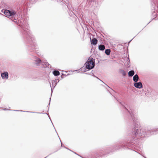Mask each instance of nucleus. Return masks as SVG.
<instances>
[{
	"instance_id": "obj_1",
	"label": "nucleus",
	"mask_w": 158,
	"mask_h": 158,
	"mask_svg": "<svg viewBox=\"0 0 158 158\" xmlns=\"http://www.w3.org/2000/svg\"><path fill=\"white\" fill-rule=\"evenodd\" d=\"M158 128L152 129H148L147 130L143 128H141L139 126L133 128L132 131L131 133V135L132 137V139L131 140V143H124L121 142L120 143L122 145L124 144L127 146L131 147V145H133L132 143H135L134 141L137 139H138V137L143 135L145 136H148L151 135L156 134L158 131Z\"/></svg>"
},
{
	"instance_id": "obj_2",
	"label": "nucleus",
	"mask_w": 158,
	"mask_h": 158,
	"mask_svg": "<svg viewBox=\"0 0 158 158\" xmlns=\"http://www.w3.org/2000/svg\"><path fill=\"white\" fill-rule=\"evenodd\" d=\"M24 30V33L25 34V32H27L28 34V31L29 32V34L28 35L25 36L26 40L28 42V46L29 47V50L30 51H32L33 52H35L36 49H38V46L35 43V40L34 39V36L32 35L31 32L29 31Z\"/></svg>"
},
{
	"instance_id": "obj_3",
	"label": "nucleus",
	"mask_w": 158,
	"mask_h": 158,
	"mask_svg": "<svg viewBox=\"0 0 158 158\" xmlns=\"http://www.w3.org/2000/svg\"><path fill=\"white\" fill-rule=\"evenodd\" d=\"M3 10L2 12L4 13L6 16L11 19L15 22L16 23L17 22V19L15 18L16 17L22 15V9H21L20 8H19V9L17 10L16 11L14 10Z\"/></svg>"
},
{
	"instance_id": "obj_4",
	"label": "nucleus",
	"mask_w": 158,
	"mask_h": 158,
	"mask_svg": "<svg viewBox=\"0 0 158 158\" xmlns=\"http://www.w3.org/2000/svg\"><path fill=\"white\" fill-rule=\"evenodd\" d=\"M86 69L89 70L93 69L95 66L94 59L92 58L90 59H88L85 64Z\"/></svg>"
},
{
	"instance_id": "obj_5",
	"label": "nucleus",
	"mask_w": 158,
	"mask_h": 158,
	"mask_svg": "<svg viewBox=\"0 0 158 158\" xmlns=\"http://www.w3.org/2000/svg\"><path fill=\"white\" fill-rule=\"evenodd\" d=\"M123 108L125 109L126 112L129 114V117L131 118L134 122H136V120L138 118V116L136 113L134 114L132 111V110L130 109L129 110L124 106H123Z\"/></svg>"
},
{
	"instance_id": "obj_6",
	"label": "nucleus",
	"mask_w": 158,
	"mask_h": 158,
	"mask_svg": "<svg viewBox=\"0 0 158 158\" xmlns=\"http://www.w3.org/2000/svg\"><path fill=\"white\" fill-rule=\"evenodd\" d=\"M59 81V79H56L54 80H53L52 81V85L51 86V84L49 82L50 87L51 88V92H52V87H53L54 88L55 87L57 83Z\"/></svg>"
},
{
	"instance_id": "obj_7",
	"label": "nucleus",
	"mask_w": 158,
	"mask_h": 158,
	"mask_svg": "<svg viewBox=\"0 0 158 158\" xmlns=\"http://www.w3.org/2000/svg\"><path fill=\"white\" fill-rule=\"evenodd\" d=\"M32 60L35 61V63L37 65L40 64L42 63L41 60L35 56H33Z\"/></svg>"
},
{
	"instance_id": "obj_8",
	"label": "nucleus",
	"mask_w": 158,
	"mask_h": 158,
	"mask_svg": "<svg viewBox=\"0 0 158 158\" xmlns=\"http://www.w3.org/2000/svg\"><path fill=\"white\" fill-rule=\"evenodd\" d=\"M153 3H154L153 2ZM152 4V6L153 7H152V8H153L154 10V11H152V12H153V15H158V11H157V13H156V11H157V10L158 8V6L156 5L155 3H153V4L154 5V6H155L154 7V6L153 5V4Z\"/></svg>"
},
{
	"instance_id": "obj_9",
	"label": "nucleus",
	"mask_w": 158,
	"mask_h": 158,
	"mask_svg": "<svg viewBox=\"0 0 158 158\" xmlns=\"http://www.w3.org/2000/svg\"><path fill=\"white\" fill-rule=\"evenodd\" d=\"M22 24H23V23H22ZM20 26L22 28L23 31H22V33L25 36H26V35H28V34H29V32H28V34L27 33V32H25V34H24V30H26V31H29L30 32V30L28 28H26L24 27L23 25H20Z\"/></svg>"
},
{
	"instance_id": "obj_10",
	"label": "nucleus",
	"mask_w": 158,
	"mask_h": 158,
	"mask_svg": "<svg viewBox=\"0 0 158 158\" xmlns=\"http://www.w3.org/2000/svg\"><path fill=\"white\" fill-rule=\"evenodd\" d=\"M134 86L135 87L139 89L143 87V85L141 82H135L134 83Z\"/></svg>"
},
{
	"instance_id": "obj_11",
	"label": "nucleus",
	"mask_w": 158,
	"mask_h": 158,
	"mask_svg": "<svg viewBox=\"0 0 158 158\" xmlns=\"http://www.w3.org/2000/svg\"><path fill=\"white\" fill-rule=\"evenodd\" d=\"M1 76L2 79H6L8 78V73L7 72H4L1 74Z\"/></svg>"
},
{
	"instance_id": "obj_12",
	"label": "nucleus",
	"mask_w": 158,
	"mask_h": 158,
	"mask_svg": "<svg viewBox=\"0 0 158 158\" xmlns=\"http://www.w3.org/2000/svg\"><path fill=\"white\" fill-rule=\"evenodd\" d=\"M152 90L150 88H148L145 94L147 96H149L152 94Z\"/></svg>"
},
{
	"instance_id": "obj_13",
	"label": "nucleus",
	"mask_w": 158,
	"mask_h": 158,
	"mask_svg": "<svg viewBox=\"0 0 158 158\" xmlns=\"http://www.w3.org/2000/svg\"><path fill=\"white\" fill-rule=\"evenodd\" d=\"M124 147L123 145L117 144L116 145L113 147V148L114 149V150H117L121 149L122 148H124Z\"/></svg>"
},
{
	"instance_id": "obj_14",
	"label": "nucleus",
	"mask_w": 158,
	"mask_h": 158,
	"mask_svg": "<svg viewBox=\"0 0 158 158\" xmlns=\"http://www.w3.org/2000/svg\"><path fill=\"white\" fill-rule=\"evenodd\" d=\"M91 44L96 45L98 43V40L95 38H94L92 39H90Z\"/></svg>"
},
{
	"instance_id": "obj_15",
	"label": "nucleus",
	"mask_w": 158,
	"mask_h": 158,
	"mask_svg": "<svg viewBox=\"0 0 158 158\" xmlns=\"http://www.w3.org/2000/svg\"><path fill=\"white\" fill-rule=\"evenodd\" d=\"M102 150H99L98 152L95 153V155L99 158L100 157H101L102 156L104 155V153H102Z\"/></svg>"
},
{
	"instance_id": "obj_16",
	"label": "nucleus",
	"mask_w": 158,
	"mask_h": 158,
	"mask_svg": "<svg viewBox=\"0 0 158 158\" xmlns=\"http://www.w3.org/2000/svg\"><path fill=\"white\" fill-rule=\"evenodd\" d=\"M95 73V72L94 70H92V71L90 73H85L87 75H89L91 76H93L94 77H96L97 79L100 80V81H102V82H103L101 80L99 79L98 77L95 76V75H94V73Z\"/></svg>"
},
{
	"instance_id": "obj_17",
	"label": "nucleus",
	"mask_w": 158,
	"mask_h": 158,
	"mask_svg": "<svg viewBox=\"0 0 158 158\" xmlns=\"http://www.w3.org/2000/svg\"><path fill=\"white\" fill-rule=\"evenodd\" d=\"M139 79V77L137 74L135 75L133 77V81L135 82L138 81Z\"/></svg>"
},
{
	"instance_id": "obj_18",
	"label": "nucleus",
	"mask_w": 158,
	"mask_h": 158,
	"mask_svg": "<svg viewBox=\"0 0 158 158\" xmlns=\"http://www.w3.org/2000/svg\"><path fill=\"white\" fill-rule=\"evenodd\" d=\"M98 48L100 50L102 51L104 50L105 49V45L102 44L99 45Z\"/></svg>"
},
{
	"instance_id": "obj_19",
	"label": "nucleus",
	"mask_w": 158,
	"mask_h": 158,
	"mask_svg": "<svg viewBox=\"0 0 158 158\" xmlns=\"http://www.w3.org/2000/svg\"><path fill=\"white\" fill-rule=\"evenodd\" d=\"M53 74L55 76H58L60 75V72L58 71L57 70H54L53 71Z\"/></svg>"
},
{
	"instance_id": "obj_20",
	"label": "nucleus",
	"mask_w": 158,
	"mask_h": 158,
	"mask_svg": "<svg viewBox=\"0 0 158 158\" xmlns=\"http://www.w3.org/2000/svg\"><path fill=\"white\" fill-rule=\"evenodd\" d=\"M134 74L135 72L133 70H130L128 72V75L129 77H132Z\"/></svg>"
},
{
	"instance_id": "obj_21",
	"label": "nucleus",
	"mask_w": 158,
	"mask_h": 158,
	"mask_svg": "<svg viewBox=\"0 0 158 158\" xmlns=\"http://www.w3.org/2000/svg\"><path fill=\"white\" fill-rule=\"evenodd\" d=\"M111 52L110 50L109 49H106L105 51V53L107 55L109 56Z\"/></svg>"
},
{
	"instance_id": "obj_22",
	"label": "nucleus",
	"mask_w": 158,
	"mask_h": 158,
	"mask_svg": "<svg viewBox=\"0 0 158 158\" xmlns=\"http://www.w3.org/2000/svg\"><path fill=\"white\" fill-rule=\"evenodd\" d=\"M14 110V111H21V112H29V113H35V112L25 111H23V110H10V109H8V110Z\"/></svg>"
},
{
	"instance_id": "obj_23",
	"label": "nucleus",
	"mask_w": 158,
	"mask_h": 158,
	"mask_svg": "<svg viewBox=\"0 0 158 158\" xmlns=\"http://www.w3.org/2000/svg\"><path fill=\"white\" fill-rule=\"evenodd\" d=\"M120 72L123 76H125L126 75V73L125 72L123 69H121L120 70Z\"/></svg>"
},
{
	"instance_id": "obj_24",
	"label": "nucleus",
	"mask_w": 158,
	"mask_h": 158,
	"mask_svg": "<svg viewBox=\"0 0 158 158\" xmlns=\"http://www.w3.org/2000/svg\"><path fill=\"white\" fill-rule=\"evenodd\" d=\"M32 79L34 81L39 80L40 79V77H33Z\"/></svg>"
},
{
	"instance_id": "obj_25",
	"label": "nucleus",
	"mask_w": 158,
	"mask_h": 158,
	"mask_svg": "<svg viewBox=\"0 0 158 158\" xmlns=\"http://www.w3.org/2000/svg\"><path fill=\"white\" fill-rule=\"evenodd\" d=\"M44 64L45 65V66L48 67H49V65H50V64L48 63H45Z\"/></svg>"
},
{
	"instance_id": "obj_26",
	"label": "nucleus",
	"mask_w": 158,
	"mask_h": 158,
	"mask_svg": "<svg viewBox=\"0 0 158 158\" xmlns=\"http://www.w3.org/2000/svg\"><path fill=\"white\" fill-rule=\"evenodd\" d=\"M70 15L71 16H73V15H75L74 13L72 11H71V12H70Z\"/></svg>"
},
{
	"instance_id": "obj_27",
	"label": "nucleus",
	"mask_w": 158,
	"mask_h": 158,
	"mask_svg": "<svg viewBox=\"0 0 158 158\" xmlns=\"http://www.w3.org/2000/svg\"><path fill=\"white\" fill-rule=\"evenodd\" d=\"M66 149H68V150H69L70 151H71L70 149H69L68 148H66L65 147H64Z\"/></svg>"
},
{
	"instance_id": "obj_28",
	"label": "nucleus",
	"mask_w": 158,
	"mask_h": 158,
	"mask_svg": "<svg viewBox=\"0 0 158 158\" xmlns=\"http://www.w3.org/2000/svg\"><path fill=\"white\" fill-rule=\"evenodd\" d=\"M108 91H109V92L110 93V94H112V92H111L110 91H109V90H108Z\"/></svg>"
},
{
	"instance_id": "obj_29",
	"label": "nucleus",
	"mask_w": 158,
	"mask_h": 158,
	"mask_svg": "<svg viewBox=\"0 0 158 158\" xmlns=\"http://www.w3.org/2000/svg\"><path fill=\"white\" fill-rule=\"evenodd\" d=\"M113 97H114V98L116 99L118 101V100H117V99L116 98H115V96H113Z\"/></svg>"
},
{
	"instance_id": "obj_30",
	"label": "nucleus",
	"mask_w": 158,
	"mask_h": 158,
	"mask_svg": "<svg viewBox=\"0 0 158 158\" xmlns=\"http://www.w3.org/2000/svg\"><path fill=\"white\" fill-rule=\"evenodd\" d=\"M3 110H7L6 109H3Z\"/></svg>"
},
{
	"instance_id": "obj_31",
	"label": "nucleus",
	"mask_w": 158,
	"mask_h": 158,
	"mask_svg": "<svg viewBox=\"0 0 158 158\" xmlns=\"http://www.w3.org/2000/svg\"><path fill=\"white\" fill-rule=\"evenodd\" d=\"M60 142H61V146H62V142H61V141H60Z\"/></svg>"
},
{
	"instance_id": "obj_32",
	"label": "nucleus",
	"mask_w": 158,
	"mask_h": 158,
	"mask_svg": "<svg viewBox=\"0 0 158 158\" xmlns=\"http://www.w3.org/2000/svg\"><path fill=\"white\" fill-rule=\"evenodd\" d=\"M114 150H113H113H111V152H114Z\"/></svg>"
},
{
	"instance_id": "obj_33",
	"label": "nucleus",
	"mask_w": 158,
	"mask_h": 158,
	"mask_svg": "<svg viewBox=\"0 0 158 158\" xmlns=\"http://www.w3.org/2000/svg\"><path fill=\"white\" fill-rule=\"evenodd\" d=\"M48 156H47L45 157V158H47V157Z\"/></svg>"
},
{
	"instance_id": "obj_34",
	"label": "nucleus",
	"mask_w": 158,
	"mask_h": 158,
	"mask_svg": "<svg viewBox=\"0 0 158 158\" xmlns=\"http://www.w3.org/2000/svg\"><path fill=\"white\" fill-rule=\"evenodd\" d=\"M111 89V90H112V91H114H114L113 89Z\"/></svg>"
},
{
	"instance_id": "obj_35",
	"label": "nucleus",
	"mask_w": 158,
	"mask_h": 158,
	"mask_svg": "<svg viewBox=\"0 0 158 158\" xmlns=\"http://www.w3.org/2000/svg\"><path fill=\"white\" fill-rule=\"evenodd\" d=\"M61 77L62 78H63V77H62V76H61Z\"/></svg>"
},
{
	"instance_id": "obj_36",
	"label": "nucleus",
	"mask_w": 158,
	"mask_h": 158,
	"mask_svg": "<svg viewBox=\"0 0 158 158\" xmlns=\"http://www.w3.org/2000/svg\"><path fill=\"white\" fill-rule=\"evenodd\" d=\"M120 104H121L122 105V104L121 102H120Z\"/></svg>"
},
{
	"instance_id": "obj_37",
	"label": "nucleus",
	"mask_w": 158,
	"mask_h": 158,
	"mask_svg": "<svg viewBox=\"0 0 158 158\" xmlns=\"http://www.w3.org/2000/svg\"><path fill=\"white\" fill-rule=\"evenodd\" d=\"M50 100L49 101V104H50Z\"/></svg>"
},
{
	"instance_id": "obj_38",
	"label": "nucleus",
	"mask_w": 158,
	"mask_h": 158,
	"mask_svg": "<svg viewBox=\"0 0 158 158\" xmlns=\"http://www.w3.org/2000/svg\"><path fill=\"white\" fill-rule=\"evenodd\" d=\"M132 40H130V41H129V42H130Z\"/></svg>"
},
{
	"instance_id": "obj_39",
	"label": "nucleus",
	"mask_w": 158,
	"mask_h": 158,
	"mask_svg": "<svg viewBox=\"0 0 158 158\" xmlns=\"http://www.w3.org/2000/svg\"><path fill=\"white\" fill-rule=\"evenodd\" d=\"M74 153H75V154H76L77 155V154H76L75 152H74Z\"/></svg>"
},
{
	"instance_id": "obj_40",
	"label": "nucleus",
	"mask_w": 158,
	"mask_h": 158,
	"mask_svg": "<svg viewBox=\"0 0 158 158\" xmlns=\"http://www.w3.org/2000/svg\"><path fill=\"white\" fill-rule=\"evenodd\" d=\"M37 113H38V112H37Z\"/></svg>"
},
{
	"instance_id": "obj_41",
	"label": "nucleus",
	"mask_w": 158,
	"mask_h": 158,
	"mask_svg": "<svg viewBox=\"0 0 158 158\" xmlns=\"http://www.w3.org/2000/svg\"><path fill=\"white\" fill-rule=\"evenodd\" d=\"M58 81H56V82H57Z\"/></svg>"
},
{
	"instance_id": "obj_42",
	"label": "nucleus",
	"mask_w": 158,
	"mask_h": 158,
	"mask_svg": "<svg viewBox=\"0 0 158 158\" xmlns=\"http://www.w3.org/2000/svg\"><path fill=\"white\" fill-rule=\"evenodd\" d=\"M143 156V157H144L145 158V157H144V156Z\"/></svg>"
},
{
	"instance_id": "obj_43",
	"label": "nucleus",
	"mask_w": 158,
	"mask_h": 158,
	"mask_svg": "<svg viewBox=\"0 0 158 158\" xmlns=\"http://www.w3.org/2000/svg\"><path fill=\"white\" fill-rule=\"evenodd\" d=\"M143 156V157H144L145 158V157H144V156Z\"/></svg>"
},
{
	"instance_id": "obj_44",
	"label": "nucleus",
	"mask_w": 158,
	"mask_h": 158,
	"mask_svg": "<svg viewBox=\"0 0 158 158\" xmlns=\"http://www.w3.org/2000/svg\"><path fill=\"white\" fill-rule=\"evenodd\" d=\"M154 1V0H153Z\"/></svg>"
},
{
	"instance_id": "obj_45",
	"label": "nucleus",
	"mask_w": 158,
	"mask_h": 158,
	"mask_svg": "<svg viewBox=\"0 0 158 158\" xmlns=\"http://www.w3.org/2000/svg\"><path fill=\"white\" fill-rule=\"evenodd\" d=\"M145 158H146V157H145Z\"/></svg>"
}]
</instances>
